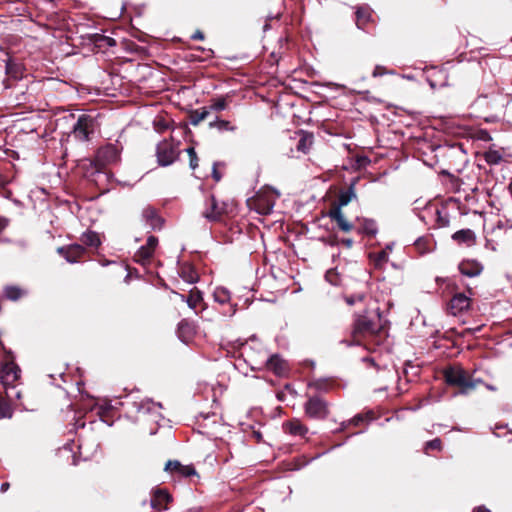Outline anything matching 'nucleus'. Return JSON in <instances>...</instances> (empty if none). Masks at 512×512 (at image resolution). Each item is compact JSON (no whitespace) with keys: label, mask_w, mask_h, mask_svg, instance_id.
I'll return each mask as SVG.
<instances>
[{"label":"nucleus","mask_w":512,"mask_h":512,"mask_svg":"<svg viewBox=\"0 0 512 512\" xmlns=\"http://www.w3.org/2000/svg\"><path fill=\"white\" fill-rule=\"evenodd\" d=\"M347 248H350L352 247L353 245V240L352 239H343L341 241Z\"/></svg>","instance_id":"obj_51"},{"label":"nucleus","mask_w":512,"mask_h":512,"mask_svg":"<svg viewBox=\"0 0 512 512\" xmlns=\"http://www.w3.org/2000/svg\"><path fill=\"white\" fill-rule=\"evenodd\" d=\"M177 472L185 477L196 474V471L193 466H184V465H182V467H180Z\"/></svg>","instance_id":"obj_41"},{"label":"nucleus","mask_w":512,"mask_h":512,"mask_svg":"<svg viewBox=\"0 0 512 512\" xmlns=\"http://www.w3.org/2000/svg\"><path fill=\"white\" fill-rule=\"evenodd\" d=\"M180 275L185 282L190 284L196 283L199 278L197 271L190 266L181 267Z\"/></svg>","instance_id":"obj_28"},{"label":"nucleus","mask_w":512,"mask_h":512,"mask_svg":"<svg viewBox=\"0 0 512 512\" xmlns=\"http://www.w3.org/2000/svg\"><path fill=\"white\" fill-rule=\"evenodd\" d=\"M329 217L335 221L340 230L350 232L353 225L347 221L340 207H334L329 211Z\"/></svg>","instance_id":"obj_16"},{"label":"nucleus","mask_w":512,"mask_h":512,"mask_svg":"<svg viewBox=\"0 0 512 512\" xmlns=\"http://www.w3.org/2000/svg\"><path fill=\"white\" fill-rule=\"evenodd\" d=\"M178 155L177 146L171 141L164 140L157 145L156 156L160 166L171 165Z\"/></svg>","instance_id":"obj_7"},{"label":"nucleus","mask_w":512,"mask_h":512,"mask_svg":"<svg viewBox=\"0 0 512 512\" xmlns=\"http://www.w3.org/2000/svg\"><path fill=\"white\" fill-rule=\"evenodd\" d=\"M120 158V150L114 144H107L98 149L96 161L101 166L116 163Z\"/></svg>","instance_id":"obj_10"},{"label":"nucleus","mask_w":512,"mask_h":512,"mask_svg":"<svg viewBox=\"0 0 512 512\" xmlns=\"http://www.w3.org/2000/svg\"><path fill=\"white\" fill-rule=\"evenodd\" d=\"M142 221L152 230L161 229L163 219L157 213V210L151 206H147L142 210Z\"/></svg>","instance_id":"obj_12"},{"label":"nucleus","mask_w":512,"mask_h":512,"mask_svg":"<svg viewBox=\"0 0 512 512\" xmlns=\"http://www.w3.org/2000/svg\"><path fill=\"white\" fill-rule=\"evenodd\" d=\"M378 331V325L367 315H360L355 321L353 337L359 343V337L372 336Z\"/></svg>","instance_id":"obj_9"},{"label":"nucleus","mask_w":512,"mask_h":512,"mask_svg":"<svg viewBox=\"0 0 512 512\" xmlns=\"http://www.w3.org/2000/svg\"><path fill=\"white\" fill-rule=\"evenodd\" d=\"M228 104L225 98H218L211 101V104L208 106L209 111H223L227 108Z\"/></svg>","instance_id":"obj_34"},{"label":"nucleus","mask_w":512,"mask_h":512,"mask_svg":"<svg viewBox=\"0 0 512 512\" xmlns=\"http://www.w3.org/2000/svg\"><path fill=\"white\" fill-rule=\"evenodd\" d=\"M213 178L216 180V181H219L221 179V176L220 174L217 172L216 170V164L213 165Z\"/></svg>","instance_id":"obj_48"},{"label":"nucleus","mask_w":512,"mask_h":512,"mask_svg":"<svg viewBox=\"0 0 512 512\" xmlns=\"http://www.w3.org/2000/svg\"><path fill=\"white\" fill-rule=\"evenodd\" d=\"M415 249L420 255L434 251L435 242L430 236L419 237L414 243Z\"/></svg>","instance_id":"obj_20"},{"label":"nucleus","mask_w":512,"mask_h":512,"mask_svg":"<svg viewBox=\"0 0 512 512\" xmlns=\"http://www.w3.org/2000/svg\"><path fill=\"white\" fill-rule=\"evenodd\" d=\"M0 346L5 353L2 361L1 379L4 385L13 384L20 376V368L14 362V357L10 350H7L2 341Z\"/></svg>","instance_id":"obj_5"},{"label":"nucleus","mask_w":512,"mask_h":512,"mask_svg":"<svg viewBox=\"0 0 512 512\" xmlns=\"http://www.w3.org/2000/svg\"><path fill=\"white\" fill-rule=\"evenodd\" d=\"M313 142V136L308 133H303L297 143V150L301 152H307Z\"/></svg>","instance_id":"obj_31"},{"label":"nucleus","mask_w":512,"mask_h":512,"mask_svg":"<svg viewBox=\"0 0 512 512\" xmlns=\"http://www.w3.org/2000/svg\"><path fill=\"white\" fill-rule=\"evenodd\" d=\"M358 232L365 234L369 237H374L378 232V227L373 219L358 218Z\"/></svg>","instance_id":"obj_18"},{"label":"nucleus","mask_w":512,"mask_h":512,"mask_svg":"<svg viewBox=\"0 0 512 512\" xmlns=\"http://www.w3.org/2000/svg\"><path fill=\"white\" fill-rule=\"evenodd\" d=\"M436 281H437V282H440V281H441V282H443V281H444V279L436 278Z\"/></svg>","instance_id":"obj_58"},{"label":"nucleus","mask_w":512,"mask_h":512,"mask_svg":"<svg viewBox=\"0 0 512 512\" xmlns=\"http://www.w3.org/2000/svg\"><path fill=\"white\" fill-rule=\"evenodd\" d=\"M441 448H442L441 440L439 438H435L433 440L426 442L424 451H425V453H428V450H430V449L441 450Z\"/></svg>","instance_id":"obj_37"},{"label":"nucleus","mask_w":512,"mask_h":512,"mask_svg":"<svg viewBox=\"0 0 512 512\" xmlns=\"http://www.w3.org/2000/svg\"><path fill=\"white\" fill-rule=\"evenodd\" d=\"M182 464L177 460H169L165 465V471H178Z\"/></svg>","instance_id":"obj_42"},{"label":"nucleus","mask_w":512,"mask_h":512,"mask_svg":"<svg viewBox=\"0 0 512 512\" xmlns=\"http://www.w3.org/2000/svg\"><path fill=\"white\" fill-rule=\"evenodd\" d=\"M12 416V408L11 406L0 397V417L1 418H10Z\"/></svg>","instance_id":"obj_35"},{"label":"nucleus","mask_w":512,"mask_h":512,"mask_svg":"<svg viewBox=\"0 0 512 512\" xmlns=\"http://www.w3.org/2000/svg\"><path fill=\"white\" fill-rule=\"evenodd\" d=\"M470 304V297L466 296L464 293H457L450 300L449 311L452 315L456 316L469 309Z\"/></svg>","instance_id":"obj_13"},{"label":"nucleus","mask_w":512,"mask_h":512,"mask_svg":"<svg viewBox=\"0 0 512 512\" xmlns=\"http://www.w3.org/2000/svg\"><path fill=\"white\" fill-rule=\"evenodd\" d=\"M450 155L460 158V160L463 162L466 160L465 152L461 149V147H456V146L451 147Z\"/></svg>","instance_id":"obj_40"},{"label":"nucleus","mask_w":512,"mask_h":512,"mask_svg":"<svg viewBox=\"0 0 512 512\" xmlns=\"http://www.w3.org/2000/svg\"><path fill=\"white\" fill-rule=\"evenodd\" d=\"M474 512H490V510H488L487 508L483 507V506H479L477 507Z\"/></svg>","instance_id":"obj_53"},{"label":"nucleus","mask_w":512,"mask_h":512,"mask_svg":"<svg viewBox=\"0 0 512 512\" xmlns=\"http://www.w3.org/2000/svg\"><path fill=\"white\" fill-rule=\"evenodd\" d=\"M480 134H481L480 139H482V140H490L491 139V137L487 131H481Z\"/></svg>","instance_id":"obj_49"},{"label":"nucleus","mask_w":512,"mask_h":512,"mask_svg":"<svg viewBox=\"0 0 512 512\" xmlns=\"http://www.w3.org/2000/svg\"><path fill=\"white\" fill-rule=\"evenodd\" d=\"M81 241L84 245L89 247H98L101 244L98 233L93 231H87L82 234Z\"/></svg>","instance_id":"obj_27"},{"label":"nucleus","mask_w":512,"mask_h":512,"mask_svg":"<svg viewBox=\"0 0 512 512\" xmlns=\"http://www.w3.org/2000/svg\"><path fill=\"white\" fill-rule=\"evenodd\" d=\"M374 261L376 266H380L388 261V252L382 250L374 255Z\"/></svg>","instance_id":"obj_38"},{"label":"nucleus","mask_w":512,"mask_h":512,"mask_svg":"<svg viewBox=\"0 0 512 512\" xmlns=\"http://www.w3.org/2000/svg\"><path fill=\"white\" fill-rule=\"evenodd\" d=\"M368 417V415H362V414H358L356 415L352 420H351V423L353 425H359L360 423L364 422L366 420V418Z\"/></svg>","instance_id":"obj_43"},{"label":"nucleus","mask_w":512,"mask_h":512,"mask_svg":"<svg viewBox=\"0 0 512 512\" xmlns=\"http://www.w3.org/2000/svg\"><path fill=\"white\" fill-rule=\"evenodd\" d=\"M98 127L95 117L82 114L73 125L72 136L79 141H88Z\"/></svg>","instance_id":"obj_4"},{"label":"nucleus","mask_w":512,"mask_h":512,"mask_svg":"<svg viewBox=\"0 0 512 512\" xmlns=\"http://www.w3.org/2000/svg\"><path fill=\"white\" fill-rule=\"evenodd\" d=\"M305 414L312 419L323 420L329 414L328 403L320 396H310L304 404Z\"/></svg>","instance_id":"obj_6"},{"label":"nucleus","mask_w":512,"mask_h":512,"mask_svg":"<svg viewBox=\"0 0 512 512\" xmlns=\"http://www.w3.org/2000/svg\"><path fill=\"white\" fill-rule=\"evenodd\" d=\"M371 10L367 6L358 7L356 10V25L359 29H364L365 26L371 21Z\"/></svg>","instance_id":"obj_21"},{"label":"nucleus","mask_w":512,"mask_h":512,"mask_svg":"<svg viewBox=\"0 0 512 512\" xmlns=\"http://www.w3.org/2000/svg\"><path fill=\"white\" fill-rule=\"evenodd\" d=\"M214 300L220 304L228 303L231 299L230 292L224 287H217L213 293Z\"/></svg>","instance_id":"obj_29"},{"label":"nucleus","mask_w":512,"mask_h":512,"mask_svg":"<svg viewBox=\"0 0 512 512\" xmlns=\"http://www.w3.org/2000/svg\"><path fill=\"white\" fill-rule=\"evenodd\" d=\"M356 198L354 191V183H352L346 190L341 191L338 196V205L336 207L346 206L352 199Z\"/></svg>","instance_id":"obj_22"},{"label":"nucleus","mask_w":512,"mask_h":512,"mask_svg":"<svg viewBox=\"0 0 512 512\" xmlns=\"http://www.w3.org/2000/svg\"><path fill=\"white\" fill-rule=\"evenodd\" d=\"M158 408H161V404L160 403H154V402H147L145 404H142L139 408V412H145V413H149L155 409H158Z\"/></svg>","instance_id":"obj_39"},{"label":"nucleus","mask_w":512,"mask_h":512,"mask_svg":"<svg viewBox=\"0 0 512 512\" xmlns=\"http://www.w3.org/2000/svg\"><path fill=\"white\" fill-rule=\"evenodd\" d=\"M331 274H332V272H330V271L326 273V276H325V277H326V279H327V280H329V279H330Z\"/></svg>","instance_id":"obj_56"},{"label":"nucleus","mask_w":512,"mask_h":512,"mask_svg":"<svg viewBox=\"0 0 512 512\" xmlns=\"http://www.w3.org/2000/svg\"><path fill=\"white\" fill-rule=\"evenodd\" d=\"M209 127L215 128L219 132H234L236 130V126L232 125L229 121L219 119L218 117H215V119L209 123Z\"/></svg>","instance_id":"obj_25"},{"label":"nucleus","mask_w":512,"mask_h":512,"mask_svg":"<svg viewBox=\"0 0 512 512\" xmlns=\"http://www.w3.org/2000/svg\"><path fill=\"white\" fill-rule=\"evenodd\" d=\"M6 73L15 79L20 78L22 75L20 67L15 64H12L11 62H8L6 64Z\"/></svg>","instance_id":"obj_36"},{"label":"nucleus","mask_w":512,"mask_h":512,"mask_svg":"<svg viewBox=\"0 0 512 512\" xmlns=\"http://www.w3.org/2000/svg\"><path fill=\"white\" fill-rule=\"evenodd\" d=\"M459 270L461 274L468 277H476L480 275L483 270L482 265L477 261H463L459 264Z\"/></svg>","instance_id":"obj_17"},{"label":"nucleus","mask_w":512,"mask_h":512,"mask_svg":"<svg viewBox=\"0 0 512 512\" xmlns=\"http://www.w3.org/2000/svg\"><path fill=\"white\" fill-rule=\"evenodd\" d=\"M191 38L193 40H203L204 39V34L200 31V30H197L192 36Z\"/></svg>","instance_id":"obj_45"},{"label":"nucleus","mask_w":512,"mask_h":512,"mask_svg":"<svg viewBox=\"0 0 512 512\" xmlns=\"http://www.w3.org/2000/svg\"><path fill=\"white\" fill-rule=\"evenodd\" d=\"M178 337L183 341L187 342L192 334L194 333V327L187 322L186 320H182L178 325Z\"/></svg>","instance_id":"obj_23"},{"label":"nucleus","mask_w":512,"mask_h":512,"mask_svg":"<svg viewBox=\"0 0 512 512\" xmlns=\"http://www.w3.org/2000/svg\"><path fill=\"white\" fill-rule=\"evenodd\" d=\"M452 238L460 243H472L475 239V235L470 229H462L455 232Z\"/></svg>","instance_id":"obj_26"},{"label":"nucleus","mask_w":512,"mask_h":512,"mask_svg":"<svg viewBox=\"0 0 512 512\" xmlns=\"http://www.w3.org/2000/svg\"><path fill=\"white\" fill-rule=\"evenodd\" d=\"M15 396H16L17 398H19V397H20V392L16 391V392H15Z\"/></svg>","instance_id":"obj_57"},{"label":"nucleus","mask_w":512,"mask_h":512,"mask_svg":"<svg viewBox=\"0 0 512 512\" xmlns=\"http://www.w3.org/2000/svg\"><path fill=\"white\" fill-rule=\"evenodd\" d=\"M171 500L172 498L166 490L158 489L151 499V506L155 509H167V504Z\"/></svg>","instance_id":"obj_19"},{"label":"nucleus","mask_w":512,"mask_h":512,"mask_svg":"<svg viewBox=\"0 0 512 512\" xmlns=\"http://www.w3.org/2000/svg\"><path fill=\"white\" fill-rule=\"evenodd\" d=\"M58 252L63 255L68 262L75 263L83 256L85 248L80 244H74L67 248L60 247L58 248Z\"/></svg>","instance_id":"obj_14"},{"label":"nucleus","mask_w":512,"mask_h":512,"mask_svg":"<svg viewBox=\"0 0 512 512\" xmlns=\"http://www.w3.org/2000/svg\"><path fill=\"white\" fill-rule=\"evenodd\" d=\"M4 295L7 299L16 301L24 295V291L17 286H7L4 289Z\"/></svg>","instance_id":"obj_30"},{"label":"nucleus","mask_w":512,"mask_h":512,"mask_svg":"<svg viewBox=\"0 0 512 512\" xmlns=\"http://www.w3.org/2000/svg\"><path fill=\"white\" fill-rule=\"evenodd\" d=\"M283 429L286 433L293 436H305L308 433V428L302 422L294 418L290 421H287L283 424Z\"/></svg>","instance_id":"obj_15"},{"label":"nucleus","mask_w":512,"mask_h":512,"mask_svg":"<svg viewBox=\"0 0 512 512\" xmlns=\"http://www.w3.org/2000/svg\"><path fill=\"white\" fill-rule=\"evenodd\" d=\"M158 245V238L150 235L147 238L146 244L141 246L134 254V260L140 264H146L152 258L155 249Z\"/></svg>","instance_id":"obj_11"},{"label":"nucleus","mask_w":512,"mask_h":512,"mask_svg":"<svg viewBox=\"0 0 512 512\" xmlns=\"http://www.w3.org/2000/svg\"><path fill=\"white\" fill-rule=\"evenodd\" d=\"M484 158L488 164L497 165L502 161L503 156L499 151L488 150L487 152H485Z\"/></svg>","instance_id":"obj_32"},{"label":"nucleus","mask_w":512,"mask_h":512,"mask_svg":"<svg viewBox=\"0 0 512 512\" xmlns=\"http://www.w3.org/2000/svg\"><path fill=\"white\" fill-rule=\"evenodd\" d=\"M210 114L208 107H202L196 110H193L190 113V124L193 126H197L200 122L204 121Z\"/></svg>","instance_id":"obj_24"},{"label":"nucleus","mask_w":512,"mask_h":512,"mask_svg":"<svg viewBox=\"0 0 512 512\" xmlns=\"http://www.w3.org/2000/svg\"><path fill=\"white\" fill-rule=\"evenodd\" d=\"M202 301V293L198 290H191L186 302L191 309H195Z\"/></svg>","instance_id":"obj_33"},{"label":"nucleus","mask_w":512,"mask_h":512,"mask_svg":"<svg viewBox=\"0 0 512 512\" xmlns=\"http://www.w3.org/2000/svg\"><path fill=\"white\" fill-rule=\"evenodd\" d=\"M226 212V204L219 202L214 195H209L205 200V208L202 211V216L210 221H220L222 215Z\"/></svg>","instance_id":"obj_8"},{"label":"nucleus","mask_w":512,"mask_h":512,"mask_svg":"<svg viewBox=\"0 0 512 512\" xmlns=\"http://www.w3.org/2000/svg\"><path fill=\"white\" fill-rule=\"evenodd\" d=\"M185 151L187 152L189 157L192 155L194 156V154H196V151L193 147H188Z\"/></svg>","instance_id":"obj_52"},{"label":"nucleus","mask_w":512,"mask_h":512,"mask_svg":"<svg viewBox=\"0 0 512 512\" xmlns=\"http://www.w3.org/2000/svg\"><path fill=\"white\" fill-rule=\"evenodd\" d=\"M9 487H10V484L8 482H4L0 486V491L2 493H5L9 489Z\"/></svg>","instance_id":"obj_50"},{"label":"nucleus","mask_w":512,"mask_h":512,"mask_svg":"<svg viewBox=\"0 0 512 512\" xmlns=\"http://www.w3.org/2000/svg\"><path fill=\"white\" fill-rule=\"evenodd\" d=\"M190 161H189V165H190V168L195 170L198 166V156L197 154H194V156H190L189 157Z\"/></svg>","instance_id":"obj_44"},{"label":"nucleus","mask_w":512,"mask_h":512,"mask_svg":"<svg viewBox=\"0 0 512 512\" xmlns=\"http://www.w3.org/2000/svg\"><path fill=\"white\" fill-rule=\"evenodd\" d=\"M485 386H486L487 389H489L491 391H495L496 390V388L494 386H492V385L486 384Z\"/></svg>","instance_id":"obj_54"},{"label":"nucleus","mask_w":512,"mask_h":512,"mask_svg":"<svg viewBox=\"0 0 512 512\" xmlns=\"http://www.w3.org/2000/svg\"><path fill=\"white\" fill-rule=\"evenodd\" d=\"M347 303H348V304H350V305H352V304H354V303H355V300H354L353 298H348V299H347Z\"/></svg>","instance_id":"obj_55"},{"label":"nucleus","mask_w":512,"mask_h":512,"mask_svg":"<svg viewBox=\"0 0 512 512\" xmlns=\"http://www.w3.org/2000/svg\"><path fill=\"white\" fill-rule=\"evenodd\" d=\"M437 214H438V222L441 226H446L448 225V220L447 219H443L441 216H440V212L437 211Z\"/></svg>","instance_id":"obj_47"},{"label":"nucleus","mask_w":512,"mask_h":512,"mask_svg":"<svg viewBox=\"0 0 512 512\" xmlns=\"http://www.w3.org/2000/svg\"><path fill=\"white\" fill-rule=\"evenodd\" d=\"M445 381L450 386L460 388V394H468L473 391L477 384L482 383L480 379H473L463 368L452 366L444 371Z\"/></svg>","instance_id":"obj_1"},{"label":"nucleus","mask_w":512,"mask_h":512,"mask_svg":"<svg viewBox=\"0 0 512 512\" xmlns=\"http://www.w3.org/2000/svg\"><path fill=\"white\" fill-rule=\"evenodd\" d=\"M279 194L272 190H265L259 192L255 197L248 200V205L251 209H254L257 213L262 215H268L272 212L276 199Z\"/></svg>","instance_id":"obj_3"},{"label":"nucleus","mask_w":512,"mask_h":512,"mask_svg":"<svg viewBox=\"0 0 512 512\" xmlns=\"http://www.w3.org/2000/svg\"><path fill=\"white\" fill-rule=\"evenodd\" d=\"M383 74H384V70H383V68H382V67H380V66H376V67H375V69H374V71H373V73H372V75H373L374 77H378V76H381V75H383Z\"/></svg>","instance_id":"obj_46"},{"label":"nucleus","mask_w":512,"mask_h":512,"mask_svg":"<svg viewBox=\"0 0 512 512\" xmlns=\"http://www.w3.org/2000/svg\"><path fill=\"white\" fill-rule=\"evenodd\" d=\"M247 357L250 359L253 369H262L265 367L278 377H284L288 374V363L279 354L270 356L264 354L262 358H256L251 351L247 352Z\"/></svg>","instance_id":"obj_2"}]
</instances>
